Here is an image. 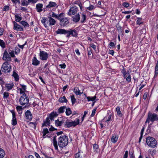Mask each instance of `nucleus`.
Returning <instances> with one entry per match:
<instances>
[{"mask_svg":"<svg viewBox=\"0 0 158 158\" xmlns=\"http://www.w3.org/2000/svg\"><path fill=\"white\" fill-rule=\"evenodd\" d=\"M136 23L139 25L142 23L143 22L142 21V19L140 18H137Z\"/></svg>","mask_w":158,"mask_h":158,"instance_id":"44","label":"nucleus"},{"mask_svg":"<svg viewBox=\"0 0 158 158\" xmlns=\"http://www.w3.org/2000/svg\"><path fill=\"white\" fill-rule=\"evenodd\" d=\"M48 19L49 26L54 25L56 24V20L52 18H51V17H48Z\"/></svg>","mask_w":158,"mask_h":158,"instance_id":"20","label":"nucleus"},{"mask_svg":"<svg viewBox=\"0 0 158 158\" xmlns=\"http://www.w3.org/2000/svg\"><path fill=\"white\" fill-rule=\"evenodd\" d=\"M40 59L43 61H46L49 57L48 53L44 51H40L39 54Z\"/></svg>","mask_w":158,"mask_h":158,"instance_id":"8","label":"nucleus"},{"mask_svg":"<svg viewBox=\"0 0 158 158\" xmlns=\"http://www.w3.org/2000/svg\"><path fill=\"white\" fill-rule=\"evenodd\" d=\"M5 156L4 151L0 148V158H3Z\"/></svg>","mask_w":158,"mask_h":158,"instance_id":"40","label":"nucleus"},{"mask_svg":"<svg viewBox=\"0 0 158 158\" xmlns=\"http://www.w3.org/2000/svg\"><path fill=\"white\" fill-rule=\"evenodd\" d=\"M58 115V114L56 112H52L51 113L48 117L51 120H54L55 117H56Z\"/></svg>","mask_w":158,"mask_h":158,"instance_id":"19","label":"nucleus"},{"mask_svg":"<svg viewBox=\"0 0 158 158\" xmlns=\"http://www.w3.org/2000/svg\"><path fill=\"white\" fill-rule=\"evenodd\" d=\"M14 23V27L13 28L15 30H16V31H19L20 30V25L16 23L15 21L13 22Z\"/></svg>","mask_w":158,"mask_h":158,"instance_id":"32","label":"nucleus"},{"mask_svg":"<svg viewBox=\"0 0 158 158\" xmlns=\"http://www.w3.org/2000/svg\"><path fill=\"white\" fill-rule=\"evenodd\" d=\"M27 0L29 3H32L33 4L35 3L38 1V0Z\"/></svg>","mask_w":158,"mask_h":158,"instance_id":"51","label":"nucleus"},{"mask_svg":"<svg viewBox=\"0 0 158 158\" xmlns=\"http://www.w3.org/2000/svg\"><path fill=\"white\" fill-rule=\"evenodd\" d=\"M158 74V60L155 67V74L154 78L156 77Z\"/></svg>","mask_w":158,"mask_h":158,"instance_id":"33","label":"nucleus"},{"mask_svg":"<svg viewBox=\"0 0 158 158\" xmlns=\"http://www.w3.org/2000/svg\"><path fill=\"white\" fill-rule=\"evenodd\" d=\"M20 95H22L20 96V104L22 105H26L25 106L22 108V106H20V110L23 109L24 108L27 107L28 108V106H27L29 102V99L26 96V94L24 92L25 91L26 89V85H20Z\"/></svg>","mask_w":158,"mask_h":158,"instance_id":"1","label":"nucleus"},{"mask_svg":"<svg viewBox=\"0 0 158 158\" xmlns=\"http://www.w3.org/2000/svg\"><path fill=\"white\" fill-rule=\"evenodd\" d=\"M43 5L42 3H39L37 4L36 6V9L37 11L40 13L42 11Z\"/></svg>","mask_w":158,"mask_h":158,"instance_id":"15","label":"nucleus"},{"mask_svg":"<svg viewBox=\"0 0 158 158\" xmlns=\"http://www.w3.org/2000/svg\"><path fill=\"white\" fill-rule=\"evenodd\" d=\"M26 118L27 119L31 120L32 118V114L29 110H28L25 113Z\"/></svg>","mask_w":158,"mask_h":158,"instance_id":"14","label":"nucleus"},{"mask_svg":"<svg viewBox=\"0 0 158 158\" xmlns=\"http://www.w3.org/2000/svg\"><path fill=\"white\" fill-rule=\"evenodd\" d=\"M118 136L114 134L112 135V136L111 139V141L113 143H115L118 140Z\"/></svg>","mask_w":158,"mask_h":158,"instance_id":"22","label":"nucleus"},{"mask_svg":"<svg viewBox=\"0 0 158 158\" xmlns=\"http://www.w3.org/2000/svg\"><path fill=\"white\" fill-rule=\"evenodd\" d=\"M96 110V109H94L92 110V114L90 116L91 117H93L94 115L95 114Z\"/></svg>","mask_w":158,"mask_h":158,"instance_id":"53","label":"nucleus"},{"mask_svg":"<svg viewBox=\"0 0 158 158\" xmlns=\"http://www.w3.org/2000/svg\"><path fill=\"white\" fill-rule=\"evenodd\" d=\"M70 98L72 104V105H73L76 102V99L75 98L74 95H73L70 96Z\"/></svg>","mask_w":158,"mask_h":158,"instance_id":"42","label":"nucleus"},{"mask_svg":"<svg viewBox=\"0 0 158 158\" xmlns=\"http://www.w3.org/2000/svg\"><path fill=\"white\" fill-rule=\"evenodd\" d=\"M115 111L119 117H122L123 116V114L121 112L120 108L119 106H117L116 107Z\"/></svg>","mask_w":158,"mask_h":158,"instance_id":"28","label":"nucleus"},{"mask_svg":"<svg viewBox=\"0 0 158 158\" xmlns=\"http://www.w3.org/2000/svg\"><path fill=\"white\" fill-rule=\"evenodd\" d=\"M9 7L8 6H5L3 8V10L4 11H7L9 10Z\"/></svg>","mask_w":158,"mask_h":158,"instance_id":"60","label":"nucleus"},{"mask_svg":"<svg viewBox=\"0 0 158 158\" xmlns=\"http://www.w3.org/2000/svg\"><path fill=\"white\" fill-rule=\"evenodd\" d=\"M122 6L124 7L127 8L129 7L130 4L128 2H125L122 3Z\"/></svg>","mask_w":158,"mask_h":158,"instance_id":"47","label":"nucleus"},{"mask_svg":"<svg viewBox=\"0 0 158 158\" xmlns=\"http://www.w3.org/2000/svg\"><path fill=\"white\" fill-rule=\"evenodd\" d=\"M75 52L77 54L78 56L80 55L81 53L79 52V50L78 49H77L75 50Z\"/></svg>","mask_w":158,"mask_h":158,"instance_id":"61","label":"nucleus"},{"mask_svg":"<svg viewBox=\"0 0 158 158\" xmlns=\"http://www.w3.org/2000/svg\"><path fill=\"white\" fill-rule=\"evenodd\" d=\"M29 125L31 127L34 128L35 129H36V124L35 122H30Z\"/></svg>","mask_w":158,"mask_h":158,"instance_id":"41","label":"nucleus"},{"mask_svg":"<svg viewBox=\"0 0 158 158\" xmlns=\"http://www.w3.org/2000/svg\"><path fill=\"white\" fill-rule=\"evenodd\" d=\"M65 109H66L65 113H66V115L67 116H69L72 114V112L71 109L70 108H66Z\"/></svg>","mask_w":158,"mask_h":158,"instance_id":"39","label":"nucleus"},{"mask_svg":"<svg viewBox=\"0 0 158 158\" xmlns=\"http://www.w3.org/2000/svg\"><path fill=\"white\" fill-rule=\"evenodd\" d=\"M66 108V107L64 106L60 107V108L58 110V114H60L64 113V110Z\"/></svg>","mask_w":158,"mask_h":158,"instance_id":"31","label":"nucleus"},{"mask_svg":"<svg viewBox=\"0 0 158 158\" xmlns=\"http://www.w3.org/2000/svg\"><path fill=\"white\" fill-rule=\"evenodd\" d=\"M128 152L127 151H126L125 153L123 156V158H127L128 156Z\"/></svg>","mask_w":158,"mask_h":158,"instance_id":"59","label":"nucleus"},{"mask_svg":"<svg viewBox=\"0 0 158 158\" xmlns=\"http://www.w3.org/2000/svg\"><path fill=\"white\" fill-rule=\"evenodd\" d=\"M41 22L45 27H47L49 26L48 19V20L47 19L43 18L41 20Z\"/></svg>","mask_w":158,"mask_h":158,"instance_id":"17","label":"nucleus"},{"mask_svg":"<svg viewBox=\"0 0 158 158\" xmlns=\"http://www.w3.org/2000/svg\"><path fill=\"white\" fill-rule=\"evenodd\" d=\"M9 54L10 55L11 57H14L15 55H14V51H12V50H9Z\"/></svg>","mask_w":158,"mask_h":158,"instance_id":"50","label":"nucleus"},{"mask_svg":"<svg viewBox=\"0 0 158 158\" xmlns=\"http://www.w3.org/2000/svg\"><path fill=\"white\" fill-rule=\"evenodd\" d=\"M146 141L147 145L149 147L154 148L156 147L157 143L154 138L151 136L147 137Z\"/></svg>","mask_w":158,"mask_h":158,"instance_id":"3","label":"nucleus"},{"mask_svg":"<svg viewBox=\"0 0 158 158\" xmlns=\"http://www.w3.org/2000/svg\"><path fill=\"white\" fill-rule=\"evenodd\" d=\"M10 112L12 115V124L13 125H15L17 124L16 119L15 117V113L14 110H11Z\"/></svg>","mask_w":158,"mask_h":158,"instance_id":"13","label":"nucleus"},{"mask_svg":"<svg viewBox=\"0 0 158 158\" xmlns=\"http://www.w3.org/2000/svg\"><path fill=\"white\" fill-rule=\"evenodd\" d=\"M13 3L16 4H18V5L19 4V0H11Z\"/></svg>","mask_w":158,"mask_h":158,"instance_id":"56","label":"nucleus"},{"mask_svg":"<svg viewBox=\"0 0 158 158\" xmlns=\"http://www.w3.org/2000/svg\"><path fill=\"white\" fill-rule=\"evenodd\" d=\"M111 115L110 114H108V115H107L105 117L104 119L106 121L108 122L111 120Z\"/></svg>","mask_w":158,"mask_h":158,"instance_id":"43","label":"nucleus"},{"mask_svg":"<svg viewBox=\"0 0 158 158\" xmlns=\"http://www.w3.org/2000/svg\"><path fill=\"white\" fill-rule=\"evenodd\" d=\"M132 12L131 11H123L122 13L124 14H128Z\"/></svg>","mask_w":158,"mask_h":158,"instance_id":"57","label":"nucleus"},{"mask_svg":"<svg viewBox=\"0 0 158 158\" xmlns=\"http://www.w3.org/2000/svg\"><path fill=\"white\" fill-rule=\"evenodd\" d=\"M85 155L81 151H79L77 153L75 154V158H82L83 156Z\"/></svg>","mask_w":158,"mask_h":158,"instance_id":"25","label":"nucleus"},{"mask_svg":"<svg viewBox=\"0 0 158 158\" xmlns=\"http://www.w3.org/2000/svg\"><path fill=\"white\" fill-rule=\"evenodd\" d=\"M49 119L50 118L48 117H47L46 118L45 121H44V123H43L42 124L43 127H47L49 125V124L50 123V120H49Z\"/></svg>","mask_w":158,"mask_h":158,"instance_id":"27","label":"nucleus"},{"mask_svg":"<svg viewBox=\"0 0 158 158\" xmlns=\"http://www.w3.org/2000/svg\"><path fill=\"white\" fill-rule=\"evenodd\" d=\"M78 10V8L76 6H73L69 9L67 14L70 16L74 15L77 12Z\"/></svg>","mask_w":158,"mask_h":158,"instance_id":"10","label":"nucleus"},{"mask_svg":"<svg viewBox=\"0 0 158 158\" xmlns=\"http://www.w3.org/2000/svg\"><path fill=\"white\" fill-rule=\"evenodd\" d=\"M67 37H69L71 35L74 37L77 36V33L75 30H73L71 29H70L69 30H67Z\"/></svg>","mask_w":158,"mask_h":158,"instance_id":"12","label":"nucleus"},{"mask_svg":"<svg viewBox=\"0 0 158 158\" xmlns=\"http://www.w3.org/2000/svg\"><path fill=\"white\" fill-rule=\"evenodd\" d=\"M12 76L15 78V81H19V76L16 73L14 72Z\"/></svg>","mask_w":158,"mask_h":158,"instance_id":"38","label":"nucleus"},{"mask_svg":"<svg viewBox=\"0 0 158 158\" xmlns=\"http://www.w3.org/2000/svg\"><path fill=\"white\" fill-rule=\"evenodd\" d=\"M2 71L5 73H9L11 70V68L10 65L8 62H4L1 68Z\"/></svg>","mask_w":158,"mask_h":158,"instance_id":"6","label":"nucleus"},{"mask_svg":"<svg viewBox=\"0 0 158 158\" xmlns=\"http://www.w3.org/2000/svg\"><path fill=\"white\" fill-rule=\"evenodd\" d=\"M63 120H60V119L58 118L57 120L55 121V124L56 126L57 127H60L64 123Z\"/></svg>","mask_w":158,"mask_h":158,"instance_id":"21","label":"nucleus"},{"mask_svg":"<svg viewBox=\"0 0 158 158\" xmlns=\"http://www.w3.org/2000/svg\"><path fill=\"white\" fill-rule=\"evenodd\" d=\"M60 16V14L59 15H56L55 13L52 12L49 13L48 17H51V18L53 17L59 19Z\"/></svg>","mask_w":158,"mask_h":158,"instance_id":"24","label":"nucleus"},{"mask_svg":"<svg viewBox=\"0 0 158 158\" xmlns=\"http://www.w3.org/2000/svg\"><path fill=\"white\" fill-rule=\"evenodd\" d=\"M4 98H7L9 96V93L7 92H5L3 94Z\"/></svg>","mask_w":158,"mask_h":158,"instance_id":"58","label":"nucleus"},{"mask_svg":"<svg viewBox=\"0 0 158 158\" xmlns=\"http://www.w3.org/2000/svg\"><path fill=\"white\" fill-rule=\"evenodd\" d=\"M79 123V119H77L76 121H66L65 124V126L68 128H69L72 126L75 127Z\"/></svg>","mask_w":158,"mask_h":158,"instance_id":"7","label":"nucleus"},{"mask_svg":"<svg viewBox=\"0 0 158 158\" xmlns=\"http://www.w3.org/2000/svg\"><path fill=\"white\" fill-rule=\"evenodd\" d=\"M88 50V56H90L92 53V52L91 49L89 48V49H87Z\"/></svg>","mask_w":158,"mask_h":158,"instance_id":"54","label":"nucleus"},{"mask_svg":"<svg viewBox=\"0 0 158 158\" xmlns=\"http://www.w3.org/2000/svg\"><path fill=\"white\" fill-rule=\"evenodd\" d=\"M90 46L94 50H96V46L94 45L93 44H91Z\"/></svg>","mask_w":158,"mask_h":158,"instance_id":"62","label":"nucleus"},{"mask_svg":"<svg viewBox=\"0 0 158 158\" xmlns=\"http://www.w3.org/2000/svg\"><path fill=\"white\" fill-rule=\"evenodd\" d=\"M40 64V61L37 59L35 56H34L32 59V64L35 66L38 65Z\"/></svg>","mask_w":158,"mask_h":158,"instance_id":"16","label":"nucleus"},{"mask_svg":"<svg viewBox=\"0 0 158 158\" xmlns=\"http://www.w3.org/2000/svg\"><path fill=\"white\" fill-rule=\"evenodd\" d=\"M13 86V83L12 82H10L6 85V88L7 90H9L12 88Z\"/></svg>","mask_w":158,"mask_h":158,"instance_id":"29","label":"nucleus"},{"mask_svg":"<svg viewBox=\"0 0 158 158\" xmlns=\"http://www.w3.org/2000/svg\"><path fill=\"white\" fill-rule=\"evenodd\" d=\"M147 96H148V93L147 92H146L144 93V95H143V98L144 99H145L147 97Z\"/></svg>","mask_w":158,"mask_h":158,"instance_id":"63","label":"nucleus"},{"mask_svg":"<svg viewBox=\"0 0 158 158\" xmlns=\"http://www.w3.org/2000/svg\"><path fill=\"white\" fill-rule=\"evenodd\" d=\"M28 1L26 0H23L22 1V4L23 6H27L29 3Z\"/></svg>","mask_w":158,"mask_h":158,"instance_id":"46","label":"nucleus"},{"mask_svg":"<svg viewBox=\"0 0 158 158\" xmlns=\"http://www.w3.org/2000/svg\"><path fill=\"white\" fill-rule=\"evenodd\" d=\"M157 120H158V116L156 114L149 113L148 117L145 123H149L150 121L153 123L154 121Z\"/></svg>","mask_w":158,"mask_h":158,"instance_id":"5","label":"nucleus"},{"mask_svg":"<svg viewBox=\"0 0 158 158\" xmlns=\"http://www.w3.org/2000/svg\"><path fill=\"white\" fill-rule=\"evenodd\" d=\"M20 24L24 26V27H27L29 26V24L28 23L25 21H22L21 22Z\"/></svg>","mask_w":158,"mask_h":158,"instance_id":"45","label":"nucleus"},{"mask_svg":"<svg viewBox=\"0 0 158 158\" xmlns=\"http://www.w3.org/2000/svg\"><path fill=\"white\" fill-rule=\"evenodd\" d=\"M74 92L77 95H81L83 92H81L78 88L75 87L74 88Z\"/></svg>","mask_w":158,"mask_h":158,"instance_id":"35","label":"nucleus"},{"mask_svg":"<svg viewBox=\"0 0 158 158\" xmlns=\"http://www.w3.org/2000/svg\"><path fill=\"white\" fill-rule=\"evenodd\" d=\"M58 101L61 103L63 102H68V100L66 99V97L64 96H63L62 97H60L59 100Z\"/></svg>","mask_w":158,"mask_h":158,"instance_id":"30","label":"nucleus"},{"mask_svg":"<svg viewBox=\"0 0 158 158\" xmlns=\"http://www.w3.org/2000/svg\"><path fill=\"white\" fill-rule=\"evenodd\" d=\"M15 21L17 22H20V17L18 14L15 15Z\"/></svg>","mask_w":158,"mask_h":158,"instance_id":"49","label":"nucleus"},{"mask_svg":"<svg viewBox=\"0 0 158 158\" xmlns=\"http://www.w3.org/2000/svg\"><path fill=\"white\" fill-rule=\"evenodd\" d=\"M64 15V14L63 13L60 14V16L58 19L60 22V25L63 26L69 23L68 18L65 17Z\"/></svg>","mask_w":158,"mask_h":158,"instance_id":"4","label":"nucleus"},{"mask_svg":"<svg viewBox=\"0 0 158 158\" xmlns=\"http://www.w3.org/2000/svg\"><path fill=\"white\" fill-rule=\"evenodd\" d=\"M52 143L53 144V145L55 147V149L56 150H58V147L57 146V143L56 139L55 138H54V139H53Z\"/></svg>","mask_w":158,"mask_h":158,"instance_id":"36","label":"nucleus"},{"mask_svg":"<svg viewBox=\"0 0 158 158\" xmlns=\"http://www.w3.org/2000/svg\"><path fill=\"white\" fill-rule=\"evenodd\" d=\"M0 46L2 48H4L5 47V43L3 40H0Z\"/></svg>","mask_w":158,"mask_h":158,"instance_id":"48","label":"nucleus"},{"mask_svg":"<svg viewBox=\"0 0 158 158\" xmlns=\"http://www.w3.org/2000/svg\"><path fill=\"white\" fill-rule=\"evenodd\" d=\"M56 32L57 34H67L68 32L67 30H65V29H59L57 30Z\"/></svg>","mask_w":158,"mask_h":158,"instance_id":"23","label":"nucleus"},{"mask_svg":"<svg viewBox=\"0 0 158 158\" xmlns=\"http://www.w3.org/2000/svg\"><path fill=\"white\" fill-rule=\"evenodd\" d=\"M2 59L6 61H10L11 60V57L9 54L8 53L7 51L5 50V51L3 54V56L2 57Z\"/></svg>","mask_w":158,"mask_h":158,"instance_id":"11","label":"nucleus"},{"mask_svg":"<svg viewBox=\"0 0 158 158\" xmlns=\"http://www.w3.org/2000/svg\"><path fill=\"white\" fill-rule=\"evenodd\" d=\"M86 19V15L83 13H82L81 15V23H85Z\"/></svg>","mask_w":158,"mask_h":158,"instance_id":"34","label":"nucleus"},{"mask_svg":"<svg viewBox=\"0 0 158 158\" xmlns=\"http://www.w3.org/2000/svg\"><path fill=\"white\" fill-rule=\"evenodd\" d=\"M86 98L87 99V100L88 102L90 101H94L96 98V96H94V97H87L86 96Z\"/></svg>","mask_w":158,"mask_h":158,"instance_id":"37","label":"nucleus"},{"mask_svg":"<svg viewBox=\"0 0 158 158\" xmlns=\"http://www.w3.org/2000/svg\"><path fill=\"white\" fill-rule=\"evenodd\" d=\"M93 148L94 149L96 150V149H97L98 148V146L97 144H94Z\"/></svg>","mask_w":158,"mask_h":158,"instance_id":"64","label":"nucleus"},{"mask_svg":"<svg viewBox=\"0 0 158 158\" xmlns=\"http://www.w3.org/2000/svg\"><path fill=\"white\" fill-rule=\"evenodd\" d=\"M60 66L61 68L63 69H65L66 67V65L64 64H60Z\"/></svg>","mask_w":158,"mask_h":158,"instance_id":"55","label":"nucleus"},{"mask_svg":"<svg viewBox=\"0 0 158 158\" xmlns=\"http://www.w3.org/2000/svg\"><path fill=\"white\" fill-rule=\"evenodd\" d=\"M72 19L73 21L75 23H77L79 22L80 19L79 14H77L76 15H74L72 17Z\"/></svg>","mask_w":158,"mask_h":158,"instance_id":"18","label":"nucleus"},{"mask_svg":"<svg viewBox=\"0 0 158 158\" xmlns=\"http://www.w3.org/2000/svg\"><path fill=\"white\" fill-rule=\"evenodd\" d=\"M94 8V6L93 5H90L89 7H87V9L89 10H93Z\"/></svg>","mask_w":158,"mask_h":158,"instance_id":"52","label":"nucleus"},{"mask_svg":"<svg viewBox=\"0 0 158 158\" xmlns=\"http://www.w3.org/2000/svg\"><path fill=\"white\" fill-rule=\"evenodd\" d=\"M121 72L123 74L124 78L126 79L127 81L128 82H130L131 81V76L129 72H127L125 70L123 69L122 70Z\"/></svg>","mask_w":158,"mask_h":158,"instance_id":"9","label":"nucleus"},{"mask_svg":"<svg viewBox=\"0 0 158 158\" xmlns=\"http://www.w3.org/2000/svg\"><path fill=\"white\" fill-rule=\"evenodd\" d=\"M57 4L54 2H50L48 4L47 6L46 7L47 8H51L52 7H55L56 6Z\"/></svg>","mask_w":158,"mask_h":158,"instance_id":"26","label":"nucleus"},{"mask_svg":"<svg viewBox=\"0 0 158 158\" xmlns=\"http://www.w3.org/2000/svg\"><path fill=\"white\" fill-rule=\"evenodd\" d=\"M68 143V137L65 135H61L59 138L58 144L59 147L63 148L66 146Z\"/></svg>","mask_w":158,"mask_h":158,"instance_id":"2","label":"nucleus"}]
</instances>
